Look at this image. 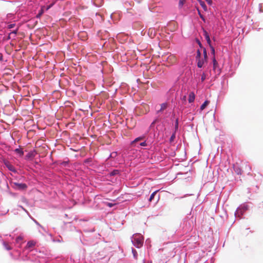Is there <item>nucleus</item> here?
I'll return each mask as SVG.
<instances>
[{
  "label": "nucleus",
  "mask_w": 263,
  "mask_h": 263,
  "mask_svg": "<svg viewBox=\"0 0 263 263\" xmlns=\"http://www.w3.org/2000/svg\"><path fill=\"white\" fill-rule=\"evenodd\" d=\"M34 152L33 151H32V152H29L27 155L26 156V157H28V158H30V157H34Z\"/></svg>",
  "instance_id": "6ab92c4d"
},
{
  "label": "nucleus",
  "mask_w": 263,
  "mask_h": 263,
  "mask_svg": "<svg viewBox=\"0 0 263 263\" xmlns=\"http://www.w3.org/2000/svg\"><path fill=\"white\" fill-rule=\"evenodd\" d=\"M119 173V171L115 170L111 173V175H115Z\"/></svg>",
  "instance_id": "cd10ccee"
},
{
  "label": "nucleus",
  "mask_w": 263,
  "mask_h": 263,
  "mask_svg": "<svg viewBox=\"0 0 263 263\" xmlns=\"http://www.w3.org/2000/svg\"><path fill=\"white\" fill-rule=\"evenodd\" d=\"M158 192V190L157 191H156L155 192H154L150 196V197L148 199V201L149 202H151L154 198V197L155 196V195L157 194V192Z\"/></svg>",
  "instance_id": "ddd939ff"
},
{
  "label": "nucleus",
  "mask_w": 263,
  "mask_h": 263,
  "mask_svg": "<svg viewBox=\"0 0 263 263\" xmlns=\"http://www.w3.org/2000/svg\"><path fill=\"white\" fill-rule=\"evenodd\" d=\"M185 99H186V96H184V97H183V100H185Z\"/></svg>",
  "instance_id": "e433bc0d"
},
{
  "label": "nucleus",
  "mask_w": 263,
  "mask_h": 263,
  "mask_svg": "<svg viewBox=\"0 0 263 263\" xmlns=\"http://www.w3.org/2000/svg\"><path fill=\"white\" fill-rule=\"evenodd\" d=\"M198 2H199L200 5L202 7V8L203 9L204 11H207V7L204 2L202 1L201 0H198Z\"/></svg>",
  "instance_id": "9d476101"
},
{
  "label": "nucleus",
  "mask_w": 263,
  "mask_h": 263,
  "mask_svg": "<svg viewBox=\"0 0 263 263\" xmlns=\"http://www.w3.org/2000/svg\"><path fill=\"white\" fill-rule=\"evenodd\" d=\"M177 126H178V120H176V126L177 127Z\"/></svg>",
  "instance_id": "c9c22d12"
},
{
  "label": "nucleus",
  "mask_w": 263,
  "mask_h": 263,
  "mask_svg": "<svg viewBox=\"0 0 263 263\" xmlns=\"http://www.w3.org/2000/svg\"><path fill=\"white\" fill-rule=\"evenodd\" d=\"M203 58L204 59L205 61L207 62V61H208V55H207V52H206V49L204 48H203Z\"/></svg>",
  "instance_id": "2eb2a0df"
},
{
  "label": "nucleus",
  "mask_w": 263,
  "mask_h": 263,
  "mask_svg": "<svg viewBox=\"0 0 263 263\" xmlns=\"http://www.w3.org/2000/svg\"><path fill=\"white\" fill-rule=\"evenodd\" d=\"M197 42H198V45H199V46H200V47H202V44H201L199 40H198V41H197Z\"/></svg>",
  "instance_id": "473e14b6"
},
{
  "label": "nucleus",
  "mask_w": 263,
  "mask_h": 263,
  "mask_svg": "<svg viewBox=\"0 0 263 263\" xmlns=\"http://www.w3.org/2000/svg\"><path fill=\"white\" fill-rule=\"evenodd\" d=\"M167 107V104L166 103H164L161 104V108L158 111V112H161L166 109Z\"/></svg>",
  "instance_id": "1a4fd4ad"
},
{
  "label": "nucleus",
  "mask_w": 263,
  "mask_h": 263,
  "mask_svg": "<svg viewBox=\"0 0 263 263\" xmlns=\"http://www.w3.org/2000/svg\"><path fill=\"white\" fill-rule=\"evenodd\" d=\"M14 187L20 190H25L27 186L25 183H20L17 182L13 183Z\"/></svg>",
  "instance_id": "7ed1b4c3"
},
{
  "label": "nucleus",
  "mask_w": 263,
  "mask_h": 263,
  "mask_svg": "<svg viewBox=\"0 0 263 263\" xmlns=\"http://www.w3.org/2000/svg\"><path fill=\"white\" fill-rule=\"evenodd\" d=\"M133 244L138 248H141L143 243V237L140 234H135L132 238Z\"/></svg>",
  "instance_id": "f257e3e1"
},
{
  "label": "nucleus",
  "mask_w": 263,
  "mask_h": 263,
  "mask_svg": "<svg viewBox=\"0 0 263 263\" xmlns=\"http://www.w3.org/2000/svg\"><path fill=\"white\" fill-rule=\"evenodd\" d=\"M144 139V136L139 137H138V138H136L133 142H138V141H139L140 140H143Z\"/></svg>",
  "instance_id": "4be33fe9"
},
{
  "label": "nucleus",
  "mask_w": 263,
  "mask_h": 263,
  "mask_svg": "<svg viewBox=\"0 0 263 263\" xmlns=\"http://www.w3.org/2000/svg\"><path fill=\"white\" fill-rule=\"evenodd\" d=\"M166 62L170 65H173L177 62V58L173 54H171L167 57Z\"/></svg>",
  "instance_id": "f03ea898"
},
{
  "label": "nucleus",
  "mask_w": 263,
  "mask_h": 263,
  "mask_svg": "<svg viewBox=\"0 0 263 263\" xmlns=\"http://www.w3.org/2000/svg\"><path fill=\"white\" fill-rule=\"evenodd\" d=\"M106 205H107L108 206L111 208V207L113 206L114 205H115V204L112 203H109V202H107L106 203Z\"/></svg>",
  "instance_id": "a878e982"
},
{
  "label": "nucleus",
  "mask_w": 263,
  "mask_h": 263,
  "mask_svg": "<svg viewBox=\"0 0 263 263\" xmlns=\"http://www.w3.org/2000/svg\"><path fill=\"white\" fill-rule=\"evenodd\" d=\"M209 103L210 101L208 100L205 101L200 106L201 110H203Z\"/></svg>",
  "instance_id": "9b49d317"
},
{
  "label": "nucleus",
  "mask_w": 263,
  "mask_h": 263,
  "mask_svg": "<svg viewBox=\"0 0 263 263\" xmlns=\"http://www.w3.org/2000/svg\"><path fill=\"white\" fill-rule=\"evenodd\" d=\"M44 12V10H43V9L42 8L40 11V12L37 14V15H36V17H40L42 15V14Z\"/></svg>",
  "instance_id": "b1692460"
},
{
  "label": "nucleus",
  "mask_w": 263,
  "mask_h": 263,
  "mask_svg": "<svg viewBox=\"0 0 263 263\" xmlns=\"http://www.w3.org/2000/svg\"><path fill=\"white\" fill-rule=\"evenodd\" d=\"M7 167L9 169V170H10V171H11L12 172H16V170H15V168L11 164H7Z\"/></svg>",
  "instance_id": "4468645a"
},
{
  "label": "nucleus",
  "mask_w": 263,
  "mask_h": 263,
  "mask_svg": "<svg viewBox=\"0 0 263 263\" xmlns=\"http://www.w3.org/2000/svg\"><path fill=\"white\" fill-rule=\"evenodd\" d=\"M159 199H160V195H158V197H157V202H158Z\"/></svg>",
  "instance_id": "f704fd0d"
},
{
  "label": "nucleus",
  "mask_w": 263,
  "mask_h": 263,
  "mask_svg": "<svg viewBox=\"0 0 263 263\" xmlns=\"http://www.w3.org/2000/svg\"><path fill=\"white\" fill-rule=\"evenodd\" d=\"M132 252H133V254H134V256L135 257H136V256H137V253L136 250L135 249H132Z\"/></svg>",
  "instance_id": "bb28decb"
},
{
  "label": "nucleus",
  "mask_w": 263,
  "mask_h": 263,
  "mask_svg": "<svg viewBox=\"0 0 263 263\" xmlns=\"http://www.w3.org/2000/svg\"><path fill=\"white\" fill-rule=\"evenodd\" d=\"M186 0H179V7L182 8Z\"/></svg>",
  "instance_id": "f3484780"
},
{
  "label": "nucleus",
  "mask_w": 263,
  "mask_h": 263,
  "mask_svg": "<svg viewBox=\"0 0 263 263\" xmlns=\"http://www.w3.org/2000/svg\"><path fill=\"white\" fill-rule=\"evenodd\" d=\"M17 31V30H14V31H12V32H11V33L9 34V36H10V35H12V34H15H15H16Z\"/></svg>",
  "instance_id": "c756f323"
},
{
  "label": "nucleus",
  "mask_w": 263,
  "mask_h": 263,
  "mask_svg": "<svg viewBox=\"0 0 263 263\" xmlns=\"http://www.w3.org/2000/svg\"><path fill=\"white\" fill-rule=\"evenodd\" d=\"M213 69L215 70L216 68L218 67V62L216 61L215 57L213 58Z\"/></svg>",
  "instance_id": "6e6552de"
},
{
  "label": "nucleus",
  "mask_w": 263,
  "mask_h": 263,
  "mask_svg": "<svg viewBox=\"0 0 263 263\" xmlns=\"http://www.w3.org/2000/svg\"><path fill=\"white\" fill-rule=\"evenodd\" d=\"M3 60V55L1 53H0V61H2Z\"/></svg>",
  "instance_id": "72a5a7b5"
},
{
  "label": "nucleus",
  "mask_w": 263,
  "mask_h": 263,
  "mask_svg": "<svg viewBox=\"0 0 263 263\" xmlns=\"http://www.w3.org/2000/svg\"><path fill=\"white\" fill-rule=\"evenodd\" d=\"M206 77V74H205V73L203 72L201 74V82H203L205 80Z\"/></svg>",
  "instance_id": "aec40b11"
},
{
  "label": "nucleus",
  "mask_w": 263,
  "mask_h": 263,
  "mask_svg": "<svg viewBox=\"0 0 263 263\" xmlns=\"http://www.w3.org/2000/svg\"><path fill=\"white\" fill-rule=\"evenodd\" d=\"M34 245H35V242H34L32 241H30L28 242V243L27 244V248H32L33 246H34Z\"/></svg>",
  "instance_id": "dca6fc26"
},
{
  "label": "nucleus",
  "mask_w": 263,
  "mask_h": 263,
  "mask_svg": "<svg viewBox=\"0 0 263 263\" xmlns=\"http://www.w3.org/2000/svg\"><path fill=\"white\" fill-rule=\"evenodd\" d=\"M7 249L8 250H10V248H7Z\"/></svg>",
  "instance_id": "58836bf2"
},
{
  "label": "nucleus",
  "mask_w": 263,
  "mask_h": 263,
  "mask_svg": "<svg viewBox=\"0 0 263 263\" xmlns=\"http://www.w3.org/2000/svg\"><path fill=\"white\" fill-rule=\"evenodd\" d=\"M140 145L142 146H145L147 145V144L145 141L143 142L140 144Z\"/></svg>",
  "instance_id": "c85d7f7f"
},
{
  "label": "nucleus",
  "mask_w": 263,
  "mask_h": 263,
  "mask_svg": "<svg viewBox=\"0 0 263 263\" xmlns=\"http://www.w3.org/2000/svg\"><path fill=\"white\" fill-rule=\"evenodd\" d=\"M198 10V13L199 15L200 16V17L205 22V18L201 14L200 11L199 10V9H197Z\"/></svg>",
  "instance_id": "5701e85b"
},
{
  "label": "nucleus",
  "mask_w": 263,
  "mask_h": 263,
  "mask_svg": "<svg viewBox=\"0 0 263 263\" xmlns=\"http://www.w3.org/2000/svg\"><path fill=\"white\" fill-rule=\"evenodd\" d=\"M209 46L211 49V53L213 55V57H215V51L214 48L212 46V45H209Z\"/></svg>",
  "instance_id": "412c9836"
},
{
  "label": "nucleus",
  "mask_w": 263,
  "mask_h": 263,
  "mask_svg": "<svg viewBox=\"0 0 263 263\" xmlns=\"http://www.w3.org/2000/svg\"><path fill=\"white\" fill-rule=\"evenodd\" d=\"M196 61L197 62V64L198 68L202 67L203 66L204 64L207 62L205 61L204 58L199 59L198 60H196Z\"/></svg>",
  "instance_id": "20e7f679"
},
{
  "label": "nucleus",
  "mask_w": 263,
  "mask_h": 263,
  "mask_svg": "<svg viewBox=\"0 0 263 263\" xmlns=\"http://www.w3.org/2000/svg\"><path fill=\"white\" fill-rule=\"evenodd\" d=\"M234 170L235 172L238 175H241L242 171L241 169L237 165H234Z\"/></svg>",
  "instance_id": "423d86ee"
},
{
  "label": "nucleus",
  "mask_w": 263,
  "mask_h": 263,
  "mask_svg": "<svg viewBox=\"0 0 263 263\" xmlns=\"http://www.w3.org/2000/svg\"><path fill=\"white\" fill-rule=\"evenodd\" d=\"M14 152L19 154L20 156H23L24 155V152L22 151V149L20 148H16L14 150Z\"/></svg>",
  "instance_id": "f8f14e48"
},
{
  "label": "nucleus",
  "mask_w": 263,
  "mask_h": 263,
  "mask_svg": "<svg viewBox=\"0 0 263 263\" xmlns=\"http://www.w3.org/2000/svg\"><path fill=\"white\" fill-rule=\"evenodd\" d=\"M175 134H173L171 136V138H170V141H171V142H173V141H174V139H175Z\"/></svg>",
  "instance_id": "393cba45"
},
{
  "label": "nucleus",
  "mask_w": 263,
  "mask_h": 263,
  "mask_svg": "<svg viewBox=\"0 0 263 263\" xmlns=\"http://www.w3.org/2000/svg\"><path fill=\"white\" fill-rule=\"evenodd\" d=\"M201 58V52L199 49L197 51V55L196 57V60Z\"/></svg>",
  "instance_id": "a211bd4d"
},
{
  "label": "nucleus",
  "mask_w": 263,
  "mask_h": 263,
  "mask_svg": "<svg viewBox=\"0 0 263 263\" xmlns=\"http://www.w3.org/2000/svg\"><path fill=\"white\" fill-rule=\"evenodd\" d=\"M195 94L193 92H191L189 94V103H192L195 100Z\"/></svg>",
  "instance_id": "0eeeda50"
},
{
  "label": "nucleus",
  "mask_w": 263,
  "mask_h": 263,
  "mask_svg": "<svg viewBox=\"0 0 263 263\" xmlns=\"http://www.w3.org/2000/svg\"><path fill=\"white\" fill-rule=\"evenodd\" d=\"M203 35L204 36V37H205V39L206 40V42L208 43L209 45H211V40H210V37L209 34L208 33V32L206 30H203Z\"/></svg>",
  "instance_id": "39448f33"
},
{
  "label": "nucleus",
  "mask_w": 263,
  "mask_h": 263,
  "mask_svg": "<svg viewBox=\"0 0 263 263\" xmlns=\"http://www.w3.org/2000/svg\"><path fill=\"white\" fill-rule=\"evenodd\" d=\"M205 1L208 3V4H209L210 5H212V0H205Z\"/></svg>",
  "instance_id": "7c9ffc66"
},
{
  "label": "nucleus",
  "mask_w": 263,
  "mask_h": 263,
  "mask_svg": "<svg viewBox=\"0 0 263 263\" xmlns=\"http://www.w3.org/2000/svg\"><path fill=\"white\" fill-rule=\"evenodd\" d=\"M14 26H15V24H12L9 25H8V28H13Z\"/></svg>",
  "instance_id": "2f4dec72"
},
{
  "label": "nucleus",
  "mask_w": 263,
  "mask_h": 263,
  "mask_svg": "<svg viewBox=\"0 0 263 263\" xmlns=\"http://www.w3.org/2000/svg\"><path fill=\"white\" fill-rule=\"evenodd\" d=\"M154 123H155V121H154V122L152 123V125H153Z\"/></svg>",
  "instance_id": "4c0bfd02"
}]
</instances>
